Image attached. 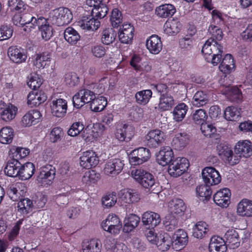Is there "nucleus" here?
I'll return each instance as SVG.
<instances>
[{"instance_id":"obj_1","label":"nucleus","mask_w":252,"mask_h":252,"mask_svg":"<svg viewBox=\"0 0 252 252\" xmlns=\"http://www.w3.org/2000/svg\"><path fill=\"white\" fill-rule=\"evenodd\" d=\"M208 31L212 37L206 41L201 52L205 60L215 66L222 58L223 47L217 40L220 41L222 38L223 33L221 29L214 25L210 26Z\"/></svg>"},{"instance_id":"obj_2","label":"nucleus","mask_w":252,"mask_h":252,"mask_svg":"<svg viewBox=\"0 0 252 252\" xmlns=\"http://www.w3.org/2000/svg\"><path fill=\"white\" fill-rule=\"evenodd\" d=\"M72 18V12L69 9L60 7L50 12L48 21L53 25L63 26L69 24Z\"/></svg>"},{"instance_id":"obj_3","label":"nucleus","mask_w":252,"mask_h":252,"mask_svg":"<svg viewBox=\"0 0 252 252\" xmlns=\"http://www.w3.org/2000/svg\"><path fill=\"white\" fill-rule=\"evenodd\" d=\"M131 177L143 188L155 189L158 183L156 182L154 176L148 171L141 169H134L131 171Z\"/></svg>"},{"instance_id":"obj_4","label":"nucleus","mask_w":252,"mask_h":252,"mask_svg":"<svg viewBox=\"0 0 252 252\" xmlns=\"http://www.w3.org/2000/svg\"><path fill=\"white\" fill-rule=\"evenodd\" d=\"M189 166L188 159L183 157H178L168 165V173L173 177H178L186 172Z\"/></svg>"},{"instance_id":"obj_5","label":"nucleus","mask_w":252,"mask_h":252,"mask_svg":"<svg viewBox=\"0 0 252 252\" xmlns=\"http://www.w3.org/2000/svg\"><path fill=\"white\" fill-rule=\"evenodd\" d=\"M55 168L51 164H46L40 168L36 181L38 184L45 187L50 185L55 175Z\"/></svg>"},{"instance_id":"obj_6","label":"nucleus","mask_w":252,"mask_h":252,"mask_svg":"<svg viewBox=\"0 0 252 252\" xmlns=\"http://www.w3.org/2000/svg\"><path fill=\"white\" fill-rule=\"evenodd\" d=\"M164 140V133L156 129L148 132L145 136V143L150 148H156L161 146Z\"/></svg>"},{"instance_id":"obj_7","label":"nucleus","mask_w":252,"mask_h":252,"mask_svg":"<svg viewBox=\"0 0 252 252\" xmlns=\"http://www.w3.org/2000/svg\"><path fill=\"white\" fill-rule=\"evenodd\" d=\"M103 229L111 234H118L122 228L120 219L115 214H109L101 224Z\"/></svg>"},{"instance_id":"obj_8","label":"nucleus","mask_w":252,"mask_h":252,"mask_svg":"<svg viewBox=\"0 0 252 252\" xmlns=\"http://www.w3.org/2000/svg\"><path fill=\"white\" fill-rule=\"evenodd\" d=\"M94 96V93L90 90H81L73 96L72 98L73 105L74 107L79 108L85 103H91Z\"/></svg>"},{"instance_id":"obj_9","label":"nucleus","mask_w":252,"mask_h":252,"mask_svg":"<svg viewBox=\"0 0 252 252\" xmlns=\"http://www.w3.org/2000/svg\"><path fill=\"white\" fill-rule=\"evenodd\" d=\"M99 162V158L93 151H87L83 153L80 158V165L86 169L95 167Z\"/></svg>"},{"instance_id":"obj_10","label":"nucleus","mask_w":252,"mask_h":252,"mask_svg":"<svg viewBox=\"0 0 252 252\" xmlns=\"http://www.w3.org/2000/svg\"><path fill=\"white\" fill-rule=\"evenodd\" d=\"M218 154L222 158L226 160L230 165H234L239 162V158L233 154L232 151L227 145L220 143L217 146Z\"/></svg>"},{"instance_id":"obj_11","label":"nucleus","mask_w":252,"mask_h":252,"mask_svg":"<svg viewBox=\"0 0 252 252\" xmlns=\"http://www.w3.org/2000/svg\"><path fill=\"white\" fill-rule=\"evenodd\" d=\"M202 175L205 183L208 185H217L221 181L219 172L212 167H207L203 169Z\"/></svg>"},{"instance_id":"obj_12","label":"nucleus","mask_w":252,"mask_h":252,"mask_svg":"<svg viewBox=\"0 0 252 252\" xmlns=\"http://www.w3.org/2000/svg\"><path fill=\"white\" fill-rule=\"evenodd\" d=\"M124 163L118 158H111L105 164L104 171L105 174L114 177L118 175L122 170Z\"/></svg>"},{"instance_id":"obj_13","label":"nucleus","mask_w":252,"mask_h":252,"mask_svg":"<svg viewBox=\"0 0 252 252\" xmlns=\"http://www.w3.org/2000/svg\"><path fill=\"white\" fill-rule=\"evenodd\" d=\"M150 156L148 149L140 147L132 151L130 154V161L135 165H139L148 160Z\"/></svg>"},{"instance_id":"obj_14","label":"nucleus","mask_w":252,"mask_h":252,"mask_svg":"<svg viewBox=\"0 0 252 252\" xmlns=\"http://www.w3.org/2000/svg\"><path fill=\"white\" fill-rule=\"evenodd\" d=\"M104 129L103 125L96 124L91 128H85L81 132L82 137L86 142H92L96 139Z\"/></svg>"},{"instance_id":"obj_15","label":"nucleus","mask_w":252,"mask_h":252,"mask_svg":"<svg viewBox=\"0 0 252 252\" xmlns=\"http://www.w3.org/2000/svg\"><path fill=\"white\" fill-rule=\"evenodd\" d=\"M50 107L51 112L54 116L62 118L66 113L67 102L64 99L58 98L52 101Z\"/></svg>"},{"instance_id":"obj_16","label":"nucleus","mask_w":252,"mask_h":252,"mask_svg":"<svg viewBox=\"0 0 252 252\" xmlns=\"http://www.w3.org/2000/svg\"><path fill=\"white\" fill-rule=\"evenodd\" d=\"M235 155L238 156L239 159L241 157L248 158L252 155V143L249 140L238 142L235 147Z\"/></svg>"},{"instance_id":"obj_17","label":"nucleus","mask_w":252,"mask_h":252,"mask_svg":"<svg viewBox=\"0 0 252 252\" xmlns=\"http://www.w3.org/2000/svg\"><path fill=\"white\" fill-rule=\"evenodd\" d=\"M93 15L84 16L77 22V26L82 29L87 31H94L100 26V23L97 19Z\"/></svg>"},{"instance_id":"obj_18","label":"nucleus","mask_w":252,"mask_h":252,"mask_svg":"<svg viewBox=\"0 0 252 252\" xmlns=\"http://www.w3.org/2000/svg\"><path fill=\"white\" fill-rule=\"evenodd\" d=\"M134 28L130 24H125L120 27L118 37L121 43L128 44L132 41L134 35Z\"/></svg>"},{"instance_id":"obj_19","label":"nucleus","mask_w":252,"mask_h":252,"mask_svg":"<svg viewBox=\"0 0 252 252\" xmlns=\"http://www.w3.org/2000/svg\"><path fill=\"white\" fill-rule=\"evenodd\" d=\"M172 246L176 251L184 248L188 243L187 233L183 229H178L172 237Z\"/></svg>"},{"instance_id":"obj_20","label":"nucleus","mask_w":252,"mask_h":252,"mask_svg":"<svg viewBox=\"0 0 252 252\" xmlns=\"http://www.w3.org/2000/svg\"><path fill=\"white\" fill-rule=\"evenodd\" d=\"M231 192L227 188H224L218 191L214 195V201L221 207L226 208L230 203Z\"/></svg>"},{"instance_id":"obj_21","label":"nucleus","mask_w":252,"mask_h":252,"mask_svg":"<svg viewBox=\"0 0 252 252\" xmlns=\"http://www.w3.org/2000/svg\"><path fill=\"white\" fill-rule=\"evenodd\" d=\"M133 134V127L125 124L118 127L115 133V136L120 141H128L130 140Z\"/></svg>"},{"instance_id":"obj_22","label":"nucleus","mask_w":252,"mask_h":252,"mask_svg":"<svg viewBox=\"0 0 252 252\" xmlns=\"http://www.w3.org/2000/svg\"><path fill=\"white\" fill-rule=\"evenodd\" d=\"M26 188L22 183H16L11 185L7 190V194L13 201H17L26 192Z\"/></svg>"},{"instance_id":"obj_23","label":"nucleus","mask_w":252,"mask_h":252,"mask_svg":"<svg viewBox=\"0 0 252 252\" xmlns=\"http://www.w3.org/2000/svg\"><path fill=\"white\" fill-rule=\"evenodd\" d=\"M118 196L123 202L128 204L137 202L140 198L138 192L132 189L121 190Z\"/></svg>"},{"instance_id":"obj_24","label":"nucleus","mask_w":252,"mask_h":252,"mask_svg":"<svg viewBox=\"0 0 252 252\" xmlns=\"http://www.w3.org/2000/svg\"><path fill=\"white\" fill-rule=\"evenodd\" d=\"M173 152L169 147L163 148L159 152L157 157L158 163L162 166L169 164L173 160Z\"/></svg>"},{"instance_id":"obj_25","label":"nucleus","mask_w":252,"mask_h":252,"mask_svg":"<svg viewBox=\"0 0 252 252\" xmlns=\"http://www.w3.org/2000/svg\"><path fill=\"white\" fill-rule=\"evenodd\" d=\"M209 250L210 252H226L227 244L221 237L214 236L211 238Z\"/></svg>"},{"instance_id":"obj_26","label":"nucleus","mask_w":252,"mask_h":252,"mask_svg":"<svg viewBox=\"0 0 252 252\" xmlns=\"http://www.w3.org/2000/svg\"><path fill=\"white\" fill-rule=\"evenodd\" d=\"M237 213L241 217H252V201L243 199L237 204Z\"/></svg>"},{"instance_id":"obj_27","label":"nucleus","mask_w":252,"mask_h":252,"mask_svg":"<svg viewBox=\"0 0 252 252\" xmlns=\"http://www.w3.org/2000/svg\"><path fill=\"white\" fill-rule=\"evenodd\" d=\"M47 96L45 93L39 92H30L27 96V104L30 107L39 105L46 100Z\"/></svg>"},{"instance_id":"obj_28","label":"nucleus","mask_w":252,"mask_h":252,"mask_svg":"<svg viewBox=\"0 0 252 252\" xmlns=\"http://www.w3.org/2000/svg\"><path fill=\"white\" fill-rule=\"evenodd\" d=\"M146 46L151 53L158 54L162 49V44L159 37L153 35L147 39Z\"/></svg>"},{"instance_id":"obj_29","label":"nucleus","mask_w":252,"mask_h":252,"mask_svg":"<svg viewBox=\"0 0 252 252\" xmlns=\"http://www.w3.org/2000/svg\"><path fill=\"white\" fill-rule=\"evenodd\" d=\"M8 55L13 62L17 63L24 62L27 59V55L24 50L16 46H11L9 48Z\"/></svg>"},{"instance_id":"obj_30","label":"nucleus","mask_w":252,"mask_h":252,"mask_svg":"<svg viewBox=\"0 0 252 252\" xmlns=\"http://www.w3.org/2000/svg\"><path fill=\"white\" fill-rule=\"evenodd\" d=\"M189 141V136L186 132L177 133L173 138L171 145L175 149L180 150L188 145Z\"/></svg>"},{"instance_id":"obj_31","label":"nucleus","mask_w":252,"mask_h":252,"mask_svg":"<svg viewBox=\"0 0 252 252\" xmlns=\"http://www.w3.org/2000/svg\"><path fill=\"white\" fill-rule=\"evenodd\" d=\"M142 221L144 225L154 227L159 223L160 218L159 215L156 213L147 211L142 215Z\"/></svg>"},{"instance_id":"obj_32","label":"nucleus","mask_w":252,"mask_h":252,"mask_svg":"<svg viewBox=\"0 0 252 252\" xmlns=\"http://www.w3.org/2000/svg\"><path fill=\"white\" fill-rule=\"evenodd\" d=\"M51 55L49 53L35 54L32 57L33 65L36 68H43L51 61Z\"/></svg>"},{"instance_id":"obj_33","label":"nucleus","mask_w":252,"mask_h":252,"mask_svg":"<svg viewBox=\"0 0 252 252\" xmlns=\"http://www.w3.org/2000/svg\"><path fill=\"white\" fill-rule=\"evenodd\" d=\"M21 163L16 159L9 160L4 168V173L8 176L15 177L19 176Z\"/></svg>"},{"instance_id":"obj_34","label":"nucleus","mask_w":252,"mask_h":252,"mask_svg":"<svg viewBox=\"0 0 252 252\" xmlns=\"http://www.w3.org/2000/svg\"><path fill=\"white\" fill-rule=\"evenodd\" d=\"M226 244L232 249L237 248L240 244V238L238 232L234 229L228 230L224 235Z\"/></svg>"},{"instance_id":"obj_35","label":"nucleus","mask_w":252,"mask_h":252,"mask_svg":"<svg viewBox=\"0 0 252 252\" xmlns=\"http://www.w3.org/2000/svg\"><path fill=\"white\" fill-rule=\"evenodd\" d=\"M181 28V24L177 20H168L163 26L164 32L168 35H173L178 33Z\"/></svg>"},{"instance_id":"obj_36","label":"nucleus","mask_w":252,"mask_h":252,"mask_svg":"<svg viewBox=\"0 0 252 252\" xmlns=\"http://www.w3.org/2000/svg\"><path fill=\"white\" fill-rule=\"evenodd\" d=\"M169 206L171 215L182 216L186 209L183 201L181 199L176 198L169 203Z\"/></svg>"},{"instance_id":"obj_37","label":"nucleus","mask_w":252,"mask_h":252,"mask_svg":"<svg viewBox=\"0 0 252 252\" xmlns=\"http://www.w3.org/2000/svg\"><path fill=\"white\" fill-rule=\"evenodd\" d=\"M175 7L171 4H164L156 9V15L161 18H165L173 16L176 12Z\"/></svg>"},{"instance_id":"obj_38","label":"nucleus","mask_w":252,"mask_h":252,"mask_svg":"<svg viewBox=\"0 0 252 252\" xmlns=\"http://www.w3.org/2000/svg\"><path fill=\"white\" fill-rule=\"evenodd\" d=\"M234 68L235 63L232 55L226 54L219 65L220 70L224 74H229Z\"/></svg>"},{"instance_id":"obj_39","label":"nucleus","mask_w":252,"mask_h":252,"mask_svg":"<svg viewBox=\"0 0 252 252\" xmlns=\"http://www.w3.org/2000/svg\"><path fill=\"white\" fill-rule=\"evenodd\" d=\"M140 218L137 215L130 214L124 220V231L128 233L138 225L140 221Z\"/></svg>"},{"instance_id":"obj_40","label":"nucleus","mask_w":252,"mask_h":252,"mask_svg":"<svg viewBox=\"0 0 252 252\" xmlns=\"http://www.w3.org/2000/svg\"><path fill=\"white\" fill-rule=\"evenodd\" d=\"M174 104L173 97L170 94H161L158 109L162 111L169 110Z\"/></svg>"},{"instance_id":"obj_41","label":"nucleus","mask_w":252,"mask_h":252,"mask_svg":"<svg viewBox=\"0 0 252 252\" xmlns=\"http://www.w3.org/2000/svg\"><path fill=\"white\" fill-rule=\"evenodd\" d=\"M35 171L34 165L32 162H27L22 165L20 169L19 177L23 180L30 179Z\"/></svg>"},{"instance_id":"obj_42","label":"nucleus","mask_w":252,"mask_h":252,"mask_svg":"<svg viewBox=\"0 0 252 252\" xmlns=\"http://www.w3.org/2000/svg\"><path fill=\"white\" fill-rule=\"evenodd\" d=\"M188 109V106L184 103L178 104L172 112L173 119L178 122L182 121L185 117Z\"/></svg>"},{"instance_id":"obj_43","label":"nucleus","mask_w":252,"mask_h":252,"mask_svg":"<svg viewBox=\"0 0 252 252\" xmlns=\"http://www.w3.org/2000/svg\"><path fill=\"white\" fill-rule=\"evenodd\" d=\"M117 36V32L112 28L104 29L101 33V41L105 45L112 43Z\"/></svg>"},{"instance_id":"obj_44","label":"nucleus","mask_w":252,"mask_h":252,"mask_svg":"<svg viewBox=\"0 0 252 252\" xmlns=\"http://www.w3.org/2000/svg\"><path fill=\"white\" fill-rule=\"evenodd\" d=\"M17 111V107L9 104L2 110L0 113L1 118L6 122L10 121L15 117Z\"/></svg>"},{"instance_id":"obj_45","label":"nucleus","mask_w":252,"mask_h":252,"mask_svg":"<svg viewBox=\"0 0 252 252\" xmlns=\"http://www.w3.org/2000/svg\"><path fill=\"white\" fill-rule=\"evenodd\" d=\"M22 15V22H23V26L26 25V27H30V28H33L36 25H39L42 21H45V19L40 17L37 19L34 17L32 16V14L25 13L21 14Z\"/></svg>"},{"instance_id":"obj_46","label":"nucleus","mask_w":252,"mask_h":252,"mask_svg":"<svg viewBox=\"0 0 252 252\" xmlns=\"http://www.w3.org/2000/svg\"><path fill=\"white\" fill-rule=\"evenodd\" d=\"M209 100L208 94L203 91H198L194 95L192 103L196 107H200L206 104Z\"/></svg>"},{"instance_id":"obj_47","label":"nucleus","mask_w":252,"mask_h":252,"mask_svg":"<svg viewBox=\"0 0 252 252\" xmlns=\"http://www.w3.org/2000/svg\"><path fill=\"white\" fill-rule=\"evenodd\" d=\"M172 239L168 234H160L158 236L156 245L162 251H166L169 250L171 245H172Z\"/></svg>"},{"instance_id":"obj_48","label":"nucleus","mask_w":252,"mask_h":252,"mask_svg":"<svg viewBox=\"0 0 252 252\" xmlns=\"http://www.w3.org/2000/svg\"><path fill=\"white\" fill-rule=\"evenodd\" d=\"M151 90H145L137 92L135 94V98L137 104L140 105L147 104L152 96Z\"/></svg>"},{"instance_id":"obj_49","label":"nucleus","mask_w":252,"mask_h":252,"mask_svg":"<svg viewBox=\"0 0 252 252\" xmlns=\"http://www.w3.org/2000/svg\"><path fill=\"white\" fill-rule=\"evenodd\" d=\"M107 105L106 98L102 96H98L94 97L90 103V108L94 112L102 111Z\"/></svg>"},{"instance_id":"obj_50","label":"nucleus","mask_w":252,"mask_h":252,"mask_svg":"<svg viewBox=\"0 0 252 252\" xmlns=\"http://www.w3.org/2000/svg\"><path fill=\"white\" fill-rule=\"evenodd\" d=\"M208 231V225L204 221L198 222L193 228L192 236L197 239L203 238Z\"/></svg>"},{"instance_id":"obj_51","label":"nucleus","mask_w":252,"mask_h":252,"mask_svg":"<svg viewBox=\"0 0 252 252\" xmlns=\"http://www.w3.org/2000/svg\"><path fill=\"white\" fill-rule=\"evenodd\" d=\"M224 115L227 121H238L241 117V109L234 106H228L226 108Z\"/></svg>"},{"instance_id":"obj_52","label":"nucleus","mask_w":252,"mask_h":252,"mask_svg":"<svg viewBox=\"0 0 252 252\" xmlns=\"http://www.w3.org/2000/svg\"><path fill=\"white\" fill-rule=\"evenodd\" d=\"M14 137V131L10 127H4L0 130V142L8 144L12 142Z\"/></svg>"},{"instance_id":"obj_53","label":"nucleus","mask_w":252,"mask_h":252,"mask_svg":"<svg viewBox=\"0 0 252 252\" xmlns=\"http://www.w3.org/2000/svg\"><path fill=\"white\" fill-rule=\"evenodd\" d=\"M18 212L23 215H26L32 211L33 208L32 201L26 198L21 199L18 203Z\"/></svg>"},{"instance_id":"obj_54","label":"nucleus","mask_w":252,"mask_h":252,"mask_svg":"<svg viewBox=\"0 0 252 252\" xmlns=\"http://www.w3.org/2000/svg\"><path fill=\"white\" fill-rule=\"evenodd\" d=\"M39 31L43 39L45 40H48L52 36L53 34V29L52 27L49 25L48 22L42 21L40 24L37 25Z\"/></svg>"},{"instance_id":"obj_55","label":"nucleus","mask_w":252,"mask_h":252,"mask_svg":"<svg viewBox=\"0 0 252 252\" xmlns=\"http://www.w3.org/2000/svg\"><path fill=\"white\" fill-rule=\"evenodd\" d=\"M64 37L68 43L75 44L80 39V36L73 28L68 27L64 30Z\"/></svg>"},{"instance_id":"obj_56","label":"nucleus","mask_w":252,"mask_h":252,"mask_svg":"<svg viewBox=\"0 0 252 252\" xmlns=\"http://www.w3.org/2000/svg\"><path fill=\"white\" fill-rule=\"evenodd\" d=\"M99 242L97 239H92L90 241L84 243L82 246L83 252H100Z\"/></svg>"},{"instance_id":"obj_57","label":"nucleus","mask_w":252,"mask_h":252,"mask_svg":"<svg viewBox=\"0 0 252 252\" xmlns=\"http://www.w3.org/2000/svg\"><path fill=\"white\" fill-rule=\"evenodd\" d=\"M99 179V174L94 170H89L86 172L82 178V182L87 185L94 183Z\"/></svg>"},{"instance_id":"obj_58","label":"nucleus","mask_w":252,"mask_h":252,"mask_svg":"<svg viewBox=\"0 0 252 252\" xmlns=\"http://www.w3.org/2000/svg\"><path fill=\"white\" fill-rule=\"evenodd\" d=\"M117 199L116 193L113 192L102 197L101 203L104 208H111L116 204Z\"/></svg>"},{"instance_id":"obj_59","label":"nucleus","mask_w":252,"mask_h":252,"mask_svg":"<svg viewBox=\"0 0 252 252\" xmlns=\"http://www.w3.org/2000/svg\"><path fill=\"white\" fill-rule=\"evenodd\" d=\"M11 153L13 158V159L18 161L19 159L25 158L28 156L30 153V150L26 148L17 147L11 150Z\"/></svg>"},{"instance_id":"obj_60","label":"nucleus","mask_w":252,"mask_h":252,"mask_svg":"<svg viewBox=\"0 0 252 252\" xmlns=\"http://www.w3.org/2000/svg\"><path fill=\"white\" fill-rule=\"evenodd\" d=\"M227 97L231 101L238 103L242 100L243 96L241 92L238 88L232 87L229 89Z\"/></svg>"},{"instance_id":"obj_61","label":"nucleus","mask_w":252,"mask_h":252,"mask_svg":"<svg viewBox=\"0 0 252 252\" xmlns=\"http://www.w3.org/2000/svg\"><path fill=\"white\" fill-rule=\"evenodd\" d=\"M208 116L206 112L202 109H199L195 111L192 115V119L196 124H202L207 119Z\"/></svg>"},{"instance_id":"obj_62","label":"nucleus","mask_w":252,"mask_h":252,"mask_svg":"<svg viewBox=\"0 0 252 252\" xmlns=\"http://www.w3.org/2000/svg\"><path fill=\"white\" fill-rule=\"evenodd\" d=\"M111 25L113 28H118L123 22L121 12L118 9H113L110 17Z\"/></svg>"},{"instance_id":"obj_63","label":"nucleus","mask_w":252,"mask_h":252,"mask_svg":"<svg viewBox=\"0 0 252 252\" xmlns=\"http://www.w3.org/2000/svg\"><path fill=\"white\" fill-rule=\"evenodd\" d=\"M8 5L11 10L18 11L19 13L23 12L28 7L22 0H9Z\"/></svg>"},{"instance_id":"obj_64","label":"nucleus","mask_w":252,"mask_h":252,"mask_svg":"<svg viewBox=\"0 0 252 252\" xmlns=\"http://www.w3.org/2000/svg\"><path fill=\"white\" fill-rule=\"evenodd\" d=\"M197 195L202 197V199H208L212 194L210 185H200L197 186L196 189Z\"/></svg>"}]
</instances>
